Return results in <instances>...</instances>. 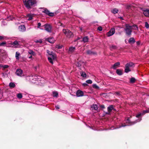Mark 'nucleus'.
<instances>
[{
    "mask_svg": "<svg viewBox=\"0 0 149 149\" xmlns=\"http://www.w3.org/2000/svg\"><path fill=\"white\" fill-rule=\"evenodd\" d=\"M149 113V108L147 109H146V110H145L143 111L142 113H139L136 116V117L137 118H138L139 119L138 120H136L134 121L133 122H130V120L128 118L127 119L126 123H129L130 124L129 125H124L123 123H122L118 127H117L116 128H121L122 127H124L126 126L127 125H133L134 124L140 122L141 120V116H143L146 113ZM116 129V128H114L112 129V127H111V130H113L114 129Z\"/></svg>",
    "mask_w": 149,
    "mask_h": 149,
    "instance_id": "1",
    "label": "nucleus"
},
{
    "mask_svg": "<svg viewBox=\"0 0 149 149\" xmlns=\"http://www.w3.org/2000/svg\"><path fill=\"white\" fill-rule=\"evenodd\" d=\"M138 27L136 25L130 26L128 24H126L124 30L126 35L130 36L131 35L132 29L138 30Z\"/></svg>",
    "mask_w": 149,
    "mask_h": 149,
    "instance_id": "2",
    "label": "nucleus"
},
{
    "mask_svg": "<svg viewBox=\"0 0 149 149\" xmlns=\"http://www.w3.org/2000/svg\"><path fill=\"white\" fill-rule=\"evenodd\" d=\"M40 77L37 75H31L26 76L25 77L26 79L29 82L34 83L35 81L37 80L40 81Z\"/></svg>",
    "mask_w": 149,
    "mask_h": 149,
    "instance_id": "3",
    "label": "nucleus"
},
{
    "mask_svg": "<svg viewBox=\"0 0 149 149\" xmlns=\"http://www.w3.org/2000/svg\"><path fill=\"white\" fill-rule=\"evenodd\" d=\"M47 52L48 54V60L52 64H53V61L56 59V55L52 51L49 50H47Z\"/></svg>",
    "mask_w": 149,
    "mask_h": 149,
    "instance_id": "4",
    "label": "nucleus"
},
{
    "mask_svg": "<svg viewBox=\"0 0 149 149\" xmlns=\"http://www.w3.org/2000/svg\"><path fill=\"white\" fill-rule=\"evenodd\" d=\"M26 7L28 9L31 8V6L36 3V2L34 0H23Z\"/></svg>",
    "mask_w": 149,
    "mask_h": 149,
    "instance_id": "5",
    "label": "nucleus"
},
{
    "mask_svg": "<svg viewBox=\"0 0 149 149\" xmlns=\"http://www.w3.org/2000/svg\"><path fill=\"white\" fill-rule=\"evenodd\" d=\"M134 66V64L132 62L127 63L125 65V71L126 73H128L131 71L130 68Z\"/></svg>",
    "mask_w": 149,
    "mask_h": 149,
    "instance_id": "6",
    "label": "nucleus"
},
{
    "mask_svg": "<svg viewBox=\"0 0 149 149\" xmlns=\"http://www.w3.org/2000/svg\"><path fill=\"white\" fill-rule=\"evenodd\" d=\"M63 32L68 38H70L73 37L72 33L68 29H64Z\"/></svg>",
    "mask_w": 149,
    "mask_h": 149,
    "instance_id": "7",
    "label": "nucleus"
},
{
    "mask_svg": "<svg viewBox=\"0 0 149 149\" xmlns=\"http://www.w3.org/2000/svg\"><path fill=\"white\" fill-rule=\"evenodd\" d=\"M15 74L17 76L20 77H22L24 76L23 70L21 69H17L16 70Z\"/></svg>",
    "mask_w": 149,
    "mask_h": 149,
    "instance_id": "8",
    "label": "nucleus"
},
{
    "mask_svg": "<svg viewBox=\"0 0 149 149\" xmlns=\"http://www.w3.org/2000/svg\"><path fill=\"white\" fill-rule=\"evenodd\" d=\"M42 12L45 13L50 16L52 17L54 16V13L50 12L46 8H44L43 10H42Z\"/></svg>",
    "mask_w": 149,
    "mask_h": 149,
    "instance_id": "9",
    "label": "nucleus"
},
{
    "mask_svg": "<svg viewBox=\"0 0 149 149\" xmlns=\"http://www.w3.org/2000/svg\"><path fill=\"white\" fill-rule=\"evenodd\" d=\"M44 26L45 30L47 32L51 33L52 32V26L49 24H45L43 26Z\"/></svg>",
    "mask_w": 149,
    "mask_h": 149,
    "instance_id": "10",
    "label": "nucleus"
},
{
    "mask_svg": "<svg viewBox=\"0 0 149 149\" xmlns=\"http://www.w3.org/2000/svg\"><path fill=\"white\" fill-rule=\"evenodd\" d=\"M11 45L13 47L15 48L18 47L19 46V42L16 40L14 42L11 43Z\"/></svg>",
    "mask_w": 149,
    "mask_h": 149,
    "instance_id": "11",
    "label": "nucleus"
},
{
    "mask_svg": "<svg viewBox=\"0 0 149 149\" xmlns=\"http://www.w3.org/2000/svg\"><path fill=\"white\" fill-rule=\"evenodd\" d=\"M115 32V30L114 28H112L109 31L107 34V35L108 36H110L113 35Z\"/></svg>",
    "mask_w": 149,
    "mask_h": 149,
    "instance_id": "12",
    "label": "nucleus"
},
{
    "mask_svg": "<svg viewBox=\"0 0 149 149\" xmlns=\"http://www.w3.org/2000/svg\"><path fill=\"white\" fill-rule=\"evenodd\" d=\"M76 96L77 97L82 96L83 95L84 93L82 91L79 90L76 92Z\"/></svg>",
    "mask_w": 149,
    "mask_h": 149,
    "instance_id": "13",
    "label": "nucleus"
},
{
    "mask_svg": "<svg viewBox=\"0 0 149 149\" xmlns=\"http://www.w3.org/2000/svg\"><path fill=\"white\" fill-rule=\"evenodd\" d=\"M19 30L20 31H24L26 30L25 26L24 25H21L19 26Z\"/></svg>",
    "mask_w": 149,
    "mask_h": 149,
    "instance_id": "14",
    "label": "nucleus"
},
{
    "mask_svg": "<svg viewBox=\"0 0 149 149\" xmlns=\"http://www.w3.org/2000/svg\"><path fill=\"white\" fill-rule=\"evenodd\" d=\"M143 14L146 17H149V10L146 9L143 10Z\"/></svg>",
    "mask_w": 149,
    "mask_h": 149,
    "instance_id": "15",
    "label": "nucleus"
},
{
    "mask_svg": "<svg viewBox=\"0 0 149 149\" xmlns=\"http://www.w3.org/2000/svg\"><path fill=\"white\" fill-rule=\"evenodd\" d=\"M120 65V63L119 62H118L114 64L112 67V68L113 69H116L117 68L119 67Z\"/></svg>",
    "mask_w": 149,
    "mask_h": 149,
    "instance_id": "16",
    "label": "nucleus"
},
{
    "mask_svg": "<svg viewBox=\"0 0 149 149\" xmlns=\"http://www.w3.org/2000/svg\"><path fill=\"white\" fill-rule=\"evenodd\" d=\"M33 14H28L26 16V18L28 20H30L33 19Z\"/></svg>",
    "mask_w": 149,
    "mask_h": 149,
    "instance_id": "17",
    "label": "nucleus"
},
{
    "mask_svg": "<svg viewBox=\"0 0 149 149\" xmlns=\"http://www.w3.org/2000/svg\"><path fill=\"white\" fill-rule=\"evenodd\" d=\"M20 57V54L19 52H16L15 54V58L17 60H19Z\"/></svg>",
    "mask_w": 149,
    "mask_h": 149,
    "instance_id": "18",
    "label": "nucleus"
},
{
    "mask_svg": "<svg viewBox=\"0 0 149 149\" xmlns=\"http://www.w3.org/2000/svg\"><path fill=\"white\" fill-rule=\"evenodd\" d=\"M48 40L49 42L51 43H54L55 41V40L53 37L48 38Z\"/></svg>",
    "mask_w": 149,
    "mask_h": 149,
    "instance_id": "19",
    "label": "nucleus"
},
{
    "mask_svg": "<svg viewBox=\"0 0 149 149\" xmlns=\"http://www.w3.org/2000/svg\"><path fill=\"white\" fill-rule=\"evenodd\" d=\"M128 42L130 43H134L135 42V40L133 38H131L129 39Z\"/></svg>",
    "mask_w": 149,
    "mask_h": 149,
    "instance_id": "20",
    "label": "nucleus"
},
{
    "mask_svg": "<svg viewBox=\"0 0 149 149\" xmlns=\"http://www.w3.org/2000/svg\"><path fill=\"white\" fill-rule=\"evenodd\" d=\"M116 73L119 75H122V74H123V72H122V71L121 70H120V69H117L116 71Z\"/></svg>",
    "mask_w": 149,
    "mask_h": 149,
    "instance_id": "21",
    "label": "nucleus"
},
{
    "mask_svg": "<svg viewBox=\"0 0 149 149\" xmlns=\"http://www.w3.org/2000/svg\"><path fill=\"white\" fill-rule=\"evenodd\" d=\"M75 49L74 47H70L69 49V52L70 53H72L73 52Z\"/></svg>",
    "mask_w": 149,
    "mask_h": 149,
    "instance_id": "22",
    "label": "nucleus"
},
{
    "mask_svg": "<svg viewBox=\"0 0 149 149\" xmlns=\"http://www.w3.org/2000/svg\"><path fill=\"white\" fill-rule=\"evenodd\" d=\"M88 38L86 36L84 37L83 38L82 41L84 43L88 42Z\"/></svg>",
    "mask_w": 149,
    "mask_h": 149,
    "instance_id": "23",
    "label": "nucleus"
},
{
    "mask_svg": "<svg viewBox=\"0 0 149 149\" xmlns=\"http://www.w3.org/2000/svg\"><path fill=\"white\" fill-rule=\"evenodd\" d=\"M118 11V10L117 8H114L111 10V12L113 13L116 14L117 13Z\"/></svg>",
    "mask_w": 149,
    "mask_h": 149,
    "instance_id": "24",
    "label": "nucleus"
},
{
    "mask_svg": "<svg viewBox=\"0 0 149 149\" xmlns=\"http://www.w3.org/2000/svg\"><path fill=\"white\" fill-rule=\"evenodd\" d=\"M80 74L81 76L83 77H86V73L84 72H80Z\"/></svg>",
    "mask_w": 149,
    "mask_h": 149,
    "instance_id": "25",
    "label": "nucleus"
},
{
    "mask_svg": "<svg viewBox=\"0 0 149 149\" xmlns=\"http://www.w3.org/2000/svg\"><path fill=\"white\" fill-rule=\"evenodd\" d=\"M113 108V105H110L107 108L108 110L109 111H111Z\"/></svg>",
    "mask_w": 149,
    "mask_h": 149,
    "instance_id": "26",
    "label": "nucleus"
},
{
    "mask_svg": "<svg viewBox=\"0 0 149 149\" xmlns=\"http://www.w3.org/2000/svg\"><path fill=\"white\" fill-rule=\"evenodd\" d=\"M9 86L10 87L13 88L15 86V84L11 82L9 84Z\"/></svg>",
    "mask_w": 149,
    "mask_h": 149,
    "instance_id": "27",
    "label": "nucleus"
},
{
    "mask_svg": "<svg viewBox=\"0 0 149 149\" xmlns=\"http://www.w3.org/2000/svg\"><path fill=\"white\" fill-rule=\"evenodd\" d=\"M91 108L95 110H97L98 108L96 104H93Z\"/></svg>",
    "mask_w": 149,
    "mask_h": 149,
    "instance_id": "28",
    "label": "nucleus"
},
{
    "mask_svg": "<svg viewBox=\"0 0 149 149\" xmlns=\"http://www.w3.org/2000/svg\"><path fill=\"white\" fill-rule=\"evenodd\" d=\"M28 53L29 54L31 55H35V53L33 51V50H29L28 51Z\"/></svg>",
    "mask_w": 149,
    "mask_h": 149,
    "instance_id": "29",
    "label": "nucleus"
},
{
    "mask_svg": "<svg viewBox=\"0 0 149 149\" xmlns=\"http://www.w3.org/2000/svg\"><path fill=\"white\" fill-rule=\"evenodd\" d=\"M53 96L54 97H56L58 95V93L57 92H54L53 93Z\"/></svg>",
    "mask_w": 149,
    "mask_h": 149,
    "instance_id": "30",
    "label": "nucleus"
},
{
    "mask_svg": "<svg viewBox=\"0 0 149 149\" xmlns=\"http://www.w3.org/2000/svg\"><path fill=\"white\" fill-rule=\"evenodd\" d=\"M17 97L19 99H21L22 97V95L21 93H19L17 94Z\"/></svg>",
    "mask_w": 149,
    "mask_h": 149,
    "instance_id": "31",
    "label": "nucleus"
},
{
    "mask_svg": "<svg viewBox=\"0 0 149 149\" xmlns=\"http://www.w3.org/2000/svg\"><path fill=\"white\" fill-rule=\"evenodd\" d=\"M87 53L89 55L94 54V53L91 52L90 50H88L87 51Z\"/></svg>",
    "mask_w": 149,
    "mask_h": 149,
    "instance_id": "32",
    "label": "nucleus"
},
{
    "mask_svg": "<svg viewBox=\"0 0 149 149\" xmlns=\"http://www.w3.org/2000/svg\"><path fill=\"white\" fill-rule=\"evenodd\" d=\"M93 88L97 89H99V87L97 86V85L96 84H93Z\"/></svg>",
    "mask_w": 149,
    "mask_h": 149,
    "instance_id": "33",
    "label": "nucleus"
},
{
    "mask_svg": "<svg viewBox=\"0 0 149 149\" xmlns=\"http://www.w3.org/2000/svg\"><path fill=\"white\" fill-rule=\"evenodd\" d=\"M86 82L88 84H91L92 83V81L91 80L89 79L86 80Z\"/></svg>",
    "mask_w": 149,
    "mask_h": 149,
    "instance_id": "34",
    "label": "nucleus"
},
{
    "mask_svg": "<svg viewBox=\"0 0 149 149\" xmlns=\"http://www.w3.org/2000/svg\"><path fill=\"white\" fill-rule=\"evenodd\" d=\"M130 82L132 83H134L135 81V79L134 78H132L130 79Z\"/></svg>",
    "mask_w": 149,
    "mask_h": 149,
    "instance_id": "35",
    "label": "nucleus"
},
{
    "mask_svg": "<svg viewBox=\"0 0 149 149\" xmlns=\"http://www.w3.org/2000/svg\"><path fill=\"white\" fill-rule=\"evenodd\" d=\"M145 26L147 29H148L149 27V25L148 23L146 22H145Z\"/></svg>",
    "mask_w": 149,
    "mask_h": 149,
    "instance_id": "36",
    "label": "nucleus"
},
{
    "mask_svg": "<svg viewBox=\"0 0 149 149\" xmlns=\"http://www.w3.org/2000/svg\"><path fill=\"white\" fill-rule=\"evenodd\" d=\"M6 37L2 36H0V40H4L6 39Z\"/></svg>",
    "mask_w": 149,
    "mask_h": 149,
    "instance_id": "37",
    "label": "nucleus"
},
{
    "mask_svg": "<svg viewBox=\"0 0 149 149\" xmlns=\"http://www.w3.org/2000/svg\"><path fill=\"white\" fill-rule=\"evenodd\" d=\"M56 48H57L58 49H60L62 48V46H61L59 45H56Z\"/></svg>",
    "mask_w": 149,
    "mask_h": 149,
    "instance_id": "38",
    "label": "nucleus"
},
{
    "mask_svg": "<svg viewBox=\"0 0 149 149\" xmlns=\"http://www.w3.org/2000/svg\"><path fill=\"white\" fill-rule=\"evenodd\" d=\"M111 49H115L116 48V46L115 45H112L111 47Z\"/></svg>",
    "mask_w": 149,
    "mask_h": 149,
    "instance_id": "39",
    "label": "nucleus"
},
{
    "mask_svg": "<svg viewBox=\"0 0 149 149\" xmlns=\"http://www.w3.org/2000/svg\"><path fill=\"white\" fill-rule=\"evenodd\" d=\"M6 44V42H2L1 43H0V46H3Z\"/></svg>",
    "mask_w": 149,
    "mask_h": 149,
    "instance_id": "40",
    "label": "nucleus"
},
{
    "mask_svg": "<svg viewBox=\"0 0 149 149\" xmlns=\"http://www.w3.org/2000/svg\"><path fill=\"white\" fill-rule=\"evenodd\" d=\"M41 26V23L40 22L38 23V24L37 28H40Z\"/></svg>",
    "mask_w": 149,
    "mask_h": 149,
    "instance_id": "41",
    "label": "nucleus"
},
{
    "mask_svg": "<svg viewBox=\"0 0 149 149\" xmlns=\"http://www.w3.org/2000/svg\"><path fill=\"white\" fill-rule=\"evenodd\" d=\"M7 19L8 20H12L13 19V18L11 17L10 16L9 17H8Z\"/></svg>",
    "mask_w": 149,
    "mask_h": 149,
    "instance_id": "42",
    "label": "nucleus"
},
{
    "mask_svg": "<svg viewBox=\"0 0 149 149\" xmlns=\"http://www.w3.org/2000/svg\"><path fill=\"white\" fill-rule=\"evenodd\" d=\"M97 29L100 31H102V27L100 26L98 27Z\"/></svg>",
    "mask_w": 149,
    "mask_h": 149,
    "instance_id": "43",
    "label": "nucleus"
},
{
    "mask_svg": "<svg viewBox=\"0 0 149 149\" xmlns=\"http://www.w3.org/2000/svg\"><path fill=\"white\" fill-rule=\"evenodd\" d=\"M36 42H39L40 43H41L42 42V41L41 40H37L36 41Z\"/></svg>",
    "mask_w": 149,
    "mask_h": 149,
    "instance_id": "44",
    "label": "nucleus"
},
{
    "mask_svg": "<svg viewBox=\"0 0 149 149\" xmlns=\"http://www.w3.org/2000/svg\"><path fill=\"white\" fill-rule=\"evenodd\" d=\"M3 67L4 68H7L8 67V66L7 65H5L3 66Z\"/></svg>",
    "mask_w": 149,
    "mask_h": 149,
    "instance_id": "45",
    "label": "nucleus"
},
{
    "mask_svg": "<svg viewBox=\"0 0 149 149\" xmlns=\"http://www.w3.org/2000/svg\"><path fill=\"white\" fill-rule=\"evenodd\" d=\"M84 86H88V84L87 83H84L82 84Z\"/></svg>",
    "mask_w": 149,
    "mask_h": 149,
    "instance_id": "46",
    "label": "nucleus"
},
{
    "mask_svg": "<svg viewBox=\"0 0 149 149\" xmlns=\"http://www.w3.org/2000/svg\"><path fill=\"white\" fill-rule=\"evenodd\" d=\"M56 109H59V107L58 105H57L55 106Z\"/></svg>",
    "mask_w": 149,
    "mask_h": 149,
    "instance_id": "47",
    "label": "nucleus"
},
{
    "mask_svg": "<svg viewBox=\"0 0 149 149\" xmlns=\"http://www.w3.org/2000/svg\"><path fill=\"white\" fill-rule=\"evenodd\" d=\"M131 7V5H128L127 6V8H130V7Z\"/></svg>",
    "mask_w": 149,
    "mask_h": 149,
    "instance_id": "48",
    "label": "nucleus"
},
{
    "mask_svg": "<svg viewBox=\"0 0 149 149\" xmlns=\"http://www.w3.org/2000/svg\"><path fill=\"white\" fill-rule=\"evenodd\" d=\"M32 57V56L31 55V56H29V58H31Z\"/></svg>",
    "mask_w": 149,
    "mask_h": 149,
    "instance_id": "49",
    "label": "nucleus"
},
{
    "mask_svg": "<svg viewBox=\"0 0 149 149\" xmlns=\"http://www.w3.org/2000/svg\"><path fill=\"white\" fill-rule=\"evenodd\" d=\"M101 107L102 108H104V105H102L101 106Z\"/></svg>",
    "mask_w": 149,
    "mask_h": 149,
    "instance_id": "50",
    "label": "nucleus"
},
{
    "mask_svg": "<svg viewBox=\"0 0 149 149\" xmlns=\"http://www.w3.org/2000/svg\"><path fill=\"white\" fill-rule=\"evenodd\" d=\"M116 93L117 95H119V92H117Z\"/></svg>",
    "mask_w": 149,
    "mask_h": 149,
    "instance_id": "51",
    "label": "nucleus"
},
{
    "mask_svg": "<svg viewBox=\"0 0 149 149\" xmlns=\"http://www.w3.org/2000/svg\"><path fill=\"white\" fill-rule=\"evenodd\" d=\"M2 97V96L1 94H0V99H1V97Z\"/></svg>",
    "mask_w": 149,
    "mask_h": 149,
    "instance_id": "52",
    "label": "nucleus"
},
{
    "mask_svg": "<svg viewBox=\"0 0 149 149\" xmlns=\"http://www.w3.org/2000/svg\"><path fill=\"white\" fill-rule=\"evenodd\" d=\"M80 30H81V31H82V28H80Z\"/></svg>",
    "mask_w": 149,
    "mask_h": 149,
    "instance_id": "53",
    "label": "nucleus"
},
{
    "mask_svg": "<svg viewBox=\"0 0 149 149\" xmlns=\"http://www.w3.org/2000/svg\"><path fill=\"white\" fill-rule=\"evenodd\" d=\"M79 38H78L77 39V40H79Z\"/></svg>",
    "mask_w": 149,
    "mask_h": 149,
    "instance_id": "54",
    "label": "nucleus"
},
{
    "mask_svg": "<svg viewBox=\"0 0 149 149\" xmlns=\"http://www.w3.org/2000/svg\"><path fill=\"white\" fill-rule=\"evenodd\" d=\"M40 29H41V30H42V29H41V28H40Z\"/></svg>",
    "mask_w": 149,
    "mask_h": 149,
    "instance_id": "55",
    "label": "nucleus"
}]
</instances>
